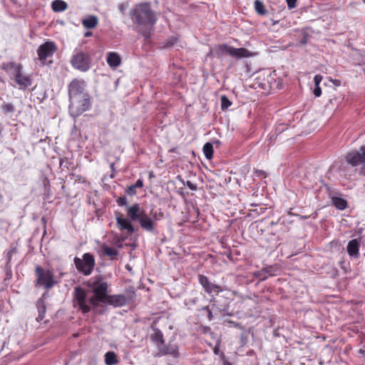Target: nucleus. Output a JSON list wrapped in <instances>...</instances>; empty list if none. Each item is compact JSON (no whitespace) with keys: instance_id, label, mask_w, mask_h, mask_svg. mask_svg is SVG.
I'll use <instances>...</instances> for the list:
<instances>
[{"instance_id":"412c9836","label":"nucleus","mask_w":365,"mask_h":365,"mask_svg":"<svg viewBox=\"0 0 365 365\" xmlns=\"http://www.w3.org/2000/svg\"><path fill=\"white\" fill-rule=\"evenodd\" d=\"M107 63L110 68H117L121 62L120 57L116 52H109L107 56Z\"/></svg>"},{"instance_id":"9d476101","label":"nucleus","mask_w":365,"mask_h":365,"mask_svg":"<svg viewBox=\"0 0 365 365\" xmlns=\"http://www.w3.org/2000/svg\"><path fill=\"white\" fill-rule=\"evenodd\" d=\"M71 63L74 68L85 72L91 67V58L86 53L78 52L73 56Z\"/></svg>"},{"instance_id":"c9c22d12","label":"nucleus","mask_w":365,"mask_h":365,"mask_svg":"<svg viewBox=\"0 0 365 365\" xmlns=\"http://www.w3.org/2000/svg\"><path fill=\"white\" fill-rule=\"evenodd\" d=\"M99 299H98L97 297H91L89 301H88V304L91 307H93V308H96L97 306H98V303Z\"/></svg>"},{"instance_id":"2f4dec72","label":"nucleus","mask_w":365,"mask_h":365,"mask_svg":"<svg viewBox=\"0 0 365 365\" xmlns=\"http://www.w3.org/2000/svg\"><path fill=\"white\" fill-rule=\"evenodd\" d=\"M220 100L221 108L222 110L227 109L232 105L231 101L226 96H222Z\"/></svg>"},{"instance_id":"2eb2a0df","label":"nucleus","mask_w":365,"mask_h":365,"mask_svg":"<svg viewBox=\"0 0 365 365\" xmlns=\"http://www.w3.org/2000/svg\"><path fill=\"white\" fill-rule=\"evenodd\" d=\"M127 297L123 294L108 295L103 303L113 305L115 307H119L125 305L127 303Z\"/></svg>"},{"instance_id":"79ce46f5","label":"nucleus","mask_w":365,"mask_h":365,"mask_svg":"<svg viewBox=\"0 0 365 365\" xmlns=\"http://www.w3.org/2000/svg\"><path fill=\"white\" fill-rule=\"evenodd\" d=\"M286 1L289 9H294L296 7L297 0H286Z\"/></svg>"},{"instance_id":"6ab92c4d","label":"nucleus","mask_w":365,"mask_h":365,"mask_svg":"<svg viewBox=\"0 0 365 365\" xmlns=\"http://www.w3.org/2000/svg\"><path fill=\"white\" fill-rule=\"evenodd\" d=\"M360 242L359 239H353L348 242L346 250L350 257H358Z\"/></svg>"},{"instance_id":"f704fd0d","label":"nucleus","mask_w":365,"mask_h":365,"mask_svg":"<svg viewBox=\"0 0 365 365\" xmlns=\"http://www.w3.org/2000/svg\"><path fill=\"white\" fill-rule=\"evenodd\" d=\"M197 301H198V298L197 297L190 298V299H188L185 300V304L187 307H188L189 308H190L192 306L195 305L197 303Z\"/></svg>"},{"instance_id":"e433bc0d","label":"nucleus","mask_w":365,"mask_h":365,"mask_svg":"<svg viewBox=\"0 0 365 365\" xmlns=\"http://www.w3.org/2000/svg\"><path fill=\"white\" fill-rule=\"evenodd\" d=\"M183 185L187 186L189 189L191 190L195 191L197 189V185L192 183L191 181H186L185 182H183Z\"/></svg>"},{"instance_id":"393cba45","label":"nucleus","mask_w":365,"mask_h":365,"mask_svg":"<svg viewBox=\"0 0 365 365\" xmlns=\"http://www.w3.org/2000/svg\"><path fill=\"white\" fill-rule=\"evenodd\" d=\"M101 250L103 255L109 257L111 259L116 257L118 254V251L113 247H110L105 244L101 246Z\"/></svg>"},{"instance_id":"ddd939ff","label":"nucleus","mask_w":365,"mask_h":365,"mask_svg":"<svg viewBox=\"0 0 365 365\" xmlns=\"http://www.w3.org/2000/svg\"><path fill=\"white\" fill-rule=\"evenodd\" d=\"M198 282L204 291L210 296V298L215 297V295H217L219 292L222 291L220 286L212 283L203 274L198 275Z\"/></svg>"},{"instance_id":"4468645a","label":"nucleus","mask_w":365,"mask_h":365,"mask_svg":"<svg viewBox=\"0 0 365 365\" xmlns=\"http://www.w3.org/2000/svg\"><path fill=\"white\" fill-rule=\"evenodd\" d=\"M56 51V46L52 41H46L40 45L37 49L38 58L41 61L51 57Z\"/></svg>"},{"instance_id":"5701e85b","label":"nucleus","mask_w":365,"mask_h":365,"mask_svg":"<svg viewBox=\"0 0 365 365\" xmlns=\"http://www.w3.org/2000/svg\"><path fill=\"white\" fill-rule=\"evenodd\" d=\"M331 202L339 210H344L347 207L346 200L340 197H332Z\"/></svg>"},{"instance_id":"39448f33","label":"nucleus","mask_w":365,"mask_h":365,"mask_svg":"<svg viewBox=\"0 0 365 365\" xmlns=\"http://www.w3.org/2000/svg\"><path fill=\"white\" fill-rule=\"evenodd\" d=\"M35 272L37 277L36 286L43 287L46 289H49L57 283L54 279L52 271L38 265L36 267Z\"/></svg>"},{"instance_id":"c85d7f7f","label":"nucleus","mask_w":365,"mask_h":365,"mask_svg":"<svg viewBox=\"0 0 365 365\" xmlns=\"http://www.w3.org/2000/svg\"><path fill=\"white\" fill-rule=\"evenodd\" d=\"M254 6L255 9L258 14L264 15L267 14V11L265 9V6L262 1L255 0L254 2Z\"/></svg>"},{"instance_id":"7ed1b4c3","label":"nucleus","mask_w":365,"mask_h":365,"mask_svg":"<svg viewBox=\"0 0 365 365\" xmlns=\"http://www.w3.org/2000/svg\"><path fill=\"white\" fill-rule=\"evenodd\" d=\"M213 53L217 58L224 55H229L236 58H249L252 56V53L245 48H234L227 44H222L216 46Z\"/></svg>"},{"instance_id":"4be33fe9","label":"nucleus","mask_w":365,"mask_h":365,"mask_svg":"<svg viewBox=\"0 0 365 365\" xmlns=\"http://www.w3.org/2000/svg\"><path fill=\"white\" fill-rule=\"evenodd\" d=\"M98 23L97 16L94 15H90L82 20V25L83 27L88 29H94Z\"/></svg>"},{"instance_id":"72a5a7b5","label":"nucleus","mask_w":365,"mask_h":365,"mask_svg":"<svg viewBox=\"0 0 365 365\" xmlns=\"http://www.w3.org/2000/svg\"><path fill=\"white\" fill-rule=\"evenodd\" d=\"M179 38L177 36H173L167 41L165 46L167 48L178 46Z\"/></svg>"},{"instance_id":"423d86ee","label":"nucleus","mask_w":365,"mask_h":365,"mask_svg":"<svg viewBox=\"0 0 365 365\" xmlns=\"http://www.w3.org/2000/svg\"><path fill=\"white\" fill-rule=\"evenodd\" d=\"M69 101V113L73 118L79 116L83 112L88 110L91 106L89 96H87V97L81 96Z\"/></svg>"},{"instance_id":"f03ea898","label":"nucleus","mask_w":365,"mask_h":365,"mask_svg":"<svg viewBox=\"0 0 365 365\" xmlns=\"http://www.w3.org/2000/svg\"><path fill=\"white\" fill-rule=\"evenodd\" d=\"M127 215L130 220L138 221L140 227L147 232H153L155 224L150 217L141 210L138 203H135L127 207Z\"/></svg>"},{"instance_id":"cd10ccee","label":"nucleus","mask_w":365,"mask_h":365,"mask_svg":"<svg viewBox=\"0 0 365 365\" xmlns=\"http://www.w3.org/2000/svg\"><path fill=\"white\" fill-rule=\"evenodd\" d=\"M152 339L156 343L158 348L164 344L163 334L162 331L158 329L155 330Z\"/></svg>"},{"instance_id":"a18cd8bd","label":"nucleus","mask_w":365,"mask_h":365,"mask_svg":"<svg viewBox=\"0 0 365 365\" xmlns=\"http://www.w3.org/2000/svg\"><path fill=\"white\" fill-rule=\"evenodd\" d=\"M307 42V35H304L303 38L300 40V43L302 44H306Z\"/></svg>"},{"instance_id":"7c9ffc66","label":"nucleus","mask_w":365,"mask_h":365,"mask_svg":"<svg viewBox=\"0 0 365 365\" xmlns=\"http://www.w3.org/2000/svg\"><path fill=\"white\" fill-rule=\"evenodd\" d=\"M1 109L5 115H8L10 113H13L15 111V106L11 103H4L1 106Z\"/></svg>"},{"instance_id":"dca6fc26","label":"nucleus","mask_w":365,"mask_h":365,"mask_svg":"<svg viewBox=\"0 0 365 365\" xmlns=\"http://www.w3.org/2000/svg\"><path fill=\"white\" fill-rule=\"evenodd\" d=\"M116 222L120 230H127L128 232L132 234L135 232V229L130 220L124 217L123 215L116 216Z\"/></svg>"},{"instance_id":"37998d69","label":"nucleus","mask_w":365,"mask_h":365,"mask_svg":"<svg viewBox=\"0 0 365 365\" xmlns=\"http://www.w3.org/2000/svg\"><path fill=\"white\" fill-rule=\"evenodd\" d=\"M313 93L314 95L316 96V97H319L322 94V90H321V88L319 86H315L314 91H313Z\"/></svg>"},{"instance_id":"a211bd4d","label":"nucleus","mask_w":365,"mask_h":365,"mask_svg":"<svg viewBox=\"0 0 365 365\" xmlns=\"http://www.w3.org/2000/svg\"><path fill=\"white\" fill-rule=\"evenodd\" d=\"M159 353L161 355H171L174 357H176L178 356V346L175 344H168V345L165 346L164 344L163 346H159Z\"/></svg>"},{"instance_id":"49530a36","label":"nucleus","mask_w":365,"mask_h":365,"mask_svg":"<svg viewBox=\"0 0 365 365\" xmlns=\"http://www.w3.org/2000/svg\"><path fill=\"white\" fill-rule=\"evenodd\" d=\"M152 215V217L151 218H153L154 220H160V217H158V215L157 213H151Z\"/></svg>"},{"instance_id":"0eeeda50","label":"nucleus","mask_w":365,"mask_h":365,"mask_svg":"<svg viewBox=\"0 0 365 365\" xmlns=\"http://www.w3.org/2000/svg\"><path fill=\"white\" fill-rule=\"evenodd\" d=\"M89 286L94 295L101 302H103L108 296V284L107 282L101 277H96L90 280Z\"/></svg>"},{"instance_id":"bb28decb","label":"nucleus","mask_w":365,"mask_h":365,"mask_svg":"<svg viewBox=\"0 0 365 365\" xmlns=\"http://www.w3.org/2000/svg\"><path fill=\"white\" fill-rule=\"evenodd\" d=\"M118 362L117 355L113 351H108L105 354V364L106 365H114Z\"/></svg>"},{"instance_id":"c756f323","label":"nucleus","mask_w":365,"mask_h":365,"mask_svg":"<svg viewBox=\"0 0 365 365\" xmlns=\"http://www.w3.org/2000/svg\"><path fill=\"white\" fill-rule=\"evenodd\" d=\"M203 153L205 158L210 160L213 156V146L211 143H206L203 145Z\"/></svg>"},{"instance_id":"6e6552de","label":"nucleus","mask_w":365,"mask_h":365,"mask_svg":"<svg viewBox=\"0 0 365 365\" xmlns=\"http://www.w3.org/2000/svg\"><path fill=\"white\" fill-rule=\"evenodd\" d=\"M74 264L77 270L83 273L84 275L88 276L91 274L95 266L94 257L90 253H85L83 258H74Z\"/></svg>"},{"instance_id":"f257e3e1","label":"nucleus","mask_w":365,"mask_h":365,"mask_svg":"<svg viewBox=\"0 0 365 365\" xmlns=\"http://www.w3.org/2000/svg\"><path fill=\"white\" fill-rule=\"evenodd\" d=\"M129 16L135 24L136 31L148 38L158 21L156 13L152 9L150 4L145 2L135 5L130 11Z\"/></svg>"},{"instance_id":"c03bdc74","label":"nucleus","mask_w":365,"mask_h":365,"mask_svg":"<svg viewBox=\"0 0 365 365\" xmlns=\"http://www.w3.org/2000/svg\"><path fill=\"white\" fill-rule=\"evenodd\" d=\"M133 185L135 188H140L143 186V180L141 179H138Z\"/></svg>"},{"instance_id":"ea45409f","label":"nucleus","mask_w":365,"mask_h":365,"mask_svg":"<svg viewBox=\"0 0 365 365\" xmlns=\"http://www.w3.org/2000/svg\"><path fill=\"white\" fill-rule=\"evenodd\" d=\"M255 176L259 178H266L267 173L262 170H257L255 171Z\"/></svg>"},{"instance_id":"473e14b6","label":"nucleus","mask_w":365,"mask_h":365,"mask_svg":"<svg viewBox=\"0 0 365 365\" xmlns=\"http://www.w3.org/2000/svg\"><path fill=\"white\" fill-rule=\"evenodd\" d=\"M17 252V250H16V247H11L10 250H6L5 252V255H6V265L8 266L9 264L10 263L11 260V258H12V256L14 254L16 253Z\"/></svg>"},{"instance_id":"09e8293b","label":"nucleus","mask_w":365,"mask_h":365,"mask_svg":"<svg viewBox=\"0 0 365 365\" xmlns=\"http://www.w3.org/2000/svg\"><path fill=\"white\" fill-rule=\"evenodd\" d=\"M223 365H232V364L227 361H225L223 363Z\"/></svg>"},{"instance_id":"aec40b11","label":"nucleus","mask_w":365,"mask_h":365,"mask_svg":"<svg viewBox=\"0 0 365 365\" xmlns=\"http://www.w3.org/2000/svg\"><path fill=\"white\" fill-rule=\"evenodd\" d=\"M14 81L19 85V89H24L30 86L32 83L31 79L29 76L24 75L21 73L19 76L14 79Z\"/></svg>"},{"instance_id":"b1692460","label":"nucleus","mask_w":365,"mask_h":365,"mask_svg":"<svg viewBox=\"0 0 365 365\" xmlns=\"http://www.w3.org/2000/svg\"><path fill=\"white\" fill-rule=\"evenodd\" d=\"M46 296V293L42 295V297L38 299L37 301V308L38 312V320H42L44 317V314L46 313V306L44 303L43 297Z\"/></svg>"},{"instance_id":"58836bf2","label":"nucleus","mask_w":365,"mask_h":365,"mask_svg":"<svg viewBox=\"0 0 365 365\" xmlns=\"http://www.w3.org/2000/svg\"><path fill=\"white\" fill-rule=\"evenodd\" d=\"M135 189L136 188L131 185L126 190V193L129 195H134L136 193Z\"/></svg>"},{"instance_id":"9b49d317","label":"nucleus","mask_w":365,"mask_h":365,"mask_svg":"<svg viewBox=\"0 0 365 365\" xmlns=\"http://www.w3.org/2000/svg\"><path fill=\"white\" fill-rule=\"evenodd\" d=\"M346 161L352 166H358L365 163V145L359 150H353L345 156Z\"/></svg>"},{"instance_id":"4c0bfd02","label":"nucleus","mask_w":365,"mask_h":365,"mask_svg":"<svg viewBox=\"0 0 365 365\" xmlns=\"http://www.w3.org/2000/svg\"><path fill=\"white\" fill-rule=\"evenodd\" d=\"M117 203L119 206H125L127 205V199L125 197L122 196L117 199Z\"/></svg>"},{"instance_id":"f8f14e48","label":"nucleus","mask_w":365,"mask_h":365,"mask_svg":"<svg viewBox=\"0 0 365 365\" xmlns=\"http://www.w3.org/2000/svg\"><path fill=\"white\" fill-rule=\"evenodd\" d=\"M73 296L74 304L79 307L83 314L91 311V307L86 300V291L83 288L80 287H75Z\"/></svg>"},{"instance_id":"f3484780","label":"nucleus","mask_w":365,"mask_h":365,"mask_svg":"<svg viewBox=\"0 0 365 365\" xmlns=\"http://www.w3.org/2000/svg\"><path fill=\"white\" fill-rule=\"evenodd\" d=\"M4 69L11 76V78L13 79L16 78V76H19L21 73H23L21 65L16 63L14 62L8 63L5 66Z\"/></svg>"},{"instance_id":"a878e982","label":"nucleus","mask_w":365,"mask_h":365,"mask_svg":"<svg viewBox=\"0 0 365 365\" xmlns=\"http://www.w3.org/2000/svg\"><path fill=\"white\" fill-rule=\"evenodd\" d=\"M67 4L62 0H54L51 4V8L55 12H62L67 9Z\"/></svg>"},{"instance_id":"20e7f679","label":"nucleus","mask_w":365,"mask_h":365,"mask_svg":"<svg viewBox=\"0 0 365 365\" xmlns=\"http://www.w3.org/2000/svg\"><path fill=\"white\" fill-rule=\"evenodd\" d=\"M210 304L202 308L207 313V318L209 321H212L215 317H225L230 315L229 313V306L225 302L220 303L216 297L210 298Z\"/></svg>"},{"instance_id":"1a4fd4ad","label":"nucleus","mask_w":365,"mask_h":365,"mask_svg":"<svg viewBox=\"0 0 365 365\" xmlns=\"http://www.w3.org/2000/svg\"><path fill=\"white\" fill-rule=\"evenodd\" d=\"M86 83L83 80L73 79L68 85L69 100L89 96L86 90Z\"/></svg>"},{"instance_id":"a19ab883","label":"nucleus","mask_w":365,"mask_h":365,"mask_svg":"<svg viewBox=\"0 0 365 365\" xmlns=\"http://www.w3.org/2000/svg\"><path fill=\"white\" fill-rule=\"evenodd\" d=\"M322 81V76L321 75H316L314 78V82L315 84V86H319L320 83Z\"/></svg>"},{"instance_id":"de8ad7c7","label":"nucleus","mask_w":365,"mask_h":365,"mask_svg":"<svg viewBox=\"0 0 365 365\" xmlns=\"http://www.w3.org/2000/svg\"><path fill=\"white\" fill-rule=\"evenodd\" d=\"M92 35V33L91 31H87L85 34V36L88 37Z\"/></svg>"}]
</instances>
